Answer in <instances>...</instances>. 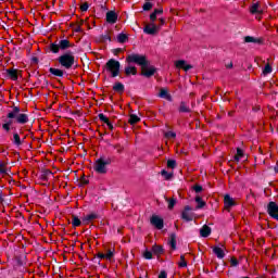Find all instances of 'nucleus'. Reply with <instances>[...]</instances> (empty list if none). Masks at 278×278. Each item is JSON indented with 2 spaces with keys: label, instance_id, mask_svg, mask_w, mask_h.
<instances>
[{
  "label": "nucleus",
  "instance_id": "nucleus-5",
  "mask_svg": "<svg viewBox=\"0 0 278 278\" xmlns=\"http://www.w3.org/2000/svg\"><path fill=\"white\" fill-rule=\"evenodd\" d=\"M73 47L68 39L56 40L55 42L50 43L49 49L51 53H60V51H66Z\"/></svg>",
  "mask_w": 278,
  "mask_h": 278
},
{
  "label": "nucleus",
  "instance_id": "nucleus-34",
  "mask_svg": "<svg viewBox=\"0 0 278 278\" xmlns=\"http://www.w3.org/2000/svg\"><path fill=\"white\" fill-rule=\"evenodd\" d=\"M49 175H53V173L50 169H43L40 176L41 181H48Z\"/></svg>",
  "mask_w": 278,
  "mask_h": 278
},
{
  "label": "nucleus",
  "instance_id": "nucleus-47",
  "mask_svg": "<svg viewBox=\"0 0 278 278\" xmlns=\"http://www.w3.org/2000/svg\"><path fill=\"white\" fill-rule=\"evenodd\" d=\"M88 8H90V4H88V2H84L81 5H80V10L83 12H88Z\"/></svg>",
  "mask_w": 278,
  "mask_h": 278
},
{
  "label": "nucleus",
  "instance_id": "nucleus-3",
  "mask_svg": "<svg viewBox=\"0 0 278 278\" xmlns=\"http://www.w3.org/2000/svg\"><path fill=\"white\" fill-rule=\"evenodd\" d=\"M110 164H112V157L100 156L93 165V170H96V173H99V175H105V173H108L106 166H110Z\"/></svg>",
  "mask_w": 278,
  "mask_h": 278
},
{
  "label": "nucleus",
  "instance_id": "nucleus-16",
  "mask_svg": "<svg viewBox=\"0 0 278 278\" xmlns=\"http://www.w3.org/2000/svg\"><path fill=\"white\" fill-rule=\"evenodd\" d=\"M116 21H118V14H116V11L106 12V23L114 25V23H116Z\"/></svg>",
  "mask_w": 278,
  "mask_h": 278
},
{
  "label": "nucleus",
  "instance_id": "nucleus-64",
  "mask_svg": "<svg viewBox=\"0 0 278 278\" xmlns=\"http://www.w3.org/2000/svg\"><path fill=\"white\" fill-rule=\"evenodd\" d=\"M12 123H13V121H12V118H10L7 123H4V124H7V125H9V127H11L12 126Z\"/></svg>",
  "mask_w": 278,
  "mask_h": 278
},
{
  "label": "nucleus",
  "instance_id": "nucleus-33",
  "mask_svg": "<svg viewBox=\"0 0 278 278\" xmlns=\"http://www.w3.org/2000/svg\"><path fill=\"white\" fill-rule=\"evenodd\" d=\"M164 199H165L166 203H168V206H167L168 210H173L175 207V205H177V199H175V198L168 199L166 197H164Z\"/></svg>",
  "mask_w": 278,
  "mask_h": 278
},
{
  "label": "nucleus",
  "instance_id": "nucleus-7",
  "mask_svg": "<svg viewBox=\"0 0 278 278\" xmlns=\"http://www.w3.org/2000/svg\"><path fill=\"white\" fill-rule=\"evenodd\" d=\"M267 214L270 216V218H274V220H278V204H277V202L270 201L267 204Z\"/></svg>",
  "mask_w": 278,
  "mask_h": 278
},
{
  "label": "nucleus",
  "instance_id": "nucleus-1",
  "mask_svg": "<svg viewBox=\"0 0 278 278\" xmlns=\"http://www.w3.org/2000/svg\"><path fill=\"white\" fill-rule=\"evenodd\" d=\"M126 62H128V64H137L141 68H148V66L151 65V62L147 59V55L139 53L128 54L126 56Z\"/></svg>",
  "mask_w": 278,
  "mask_h": 278
},
{
  "label": "nucleus",
  "instance_id": "nucleus-45",
  "mask_svg": "<svg viewBox=\"0 0 278 278\" xmlns=\"http://www.w3.org/2000/svg\"><path fill=\"white\" fill-rule=\"evenodd\" d=\"M90 184V180L86 179V175L83 174L80 178V186H88Z\"/></svg>",
  "mask_w": 278,
  "mask_h": 278
},
{
  "label": "nucleus",
  "instance_id": "nucleus-54",
  "mask_svg": "<svg viewBox=\"0 0 278 278\" xmlns=\"http://www.w3.org/2000/svg\"><path fill=\"white\" fill-rule=\"evenodd\" d=\"M159 278H168V274H166V270H162V271L159 274Z\"/></svg>",
  "mask_w": 278,
  "mask_h": 278
},
{
  "label": "nucleus",
  "instance_id": "nucleus-31",
  "mask_svg": "<svg viewBox=\"0 0 278 278\" xmlns=\"http://www.w3.org/2000/svg\"><path fill=\"white\" fill-rule=\"evenodd\" d=\"M195 203H198L197 210H203V207H205L206 205L205 201H203V198H201L200 195L195 197Z\"/></svg>",
  "mask_w": 278,
  "mask_h": 278
},
{
  "label": "nucleus",
  "instance_id": "nucleus-57",
  "mask_svg": "<svg viewBox=\"0 0 278 278\" xmlns=\"http://www.w3.org/2000/svg\"><path fill=\"white\" fill-rule=\"evenodd\" d=\"M160 21V25H157V27H160V29L162 28V25H164V23H166V20H164V17L159 18Z\"/></svg>",
  "mask_w": 278,
  "mask_h": 278
},
{
  "label": "nucleus",
  "instance_id": "nucleus-29",
  "mask_svg": "<svg viewBox=\"0 0 278 278\" xmlns=\"http://www.w3.org/2000/svg\"><path fill=\"white\" fill-rule=\"evenodd\" d=\"M251 14H262V10H260V2L253 3L250 8Z\"/></svg>",
  "mask_w": 278,
  "mask_h": 278
},
{
  "label": "nucleus",
  "instance_id": "nucleus-58",
  "mask_svg": "<svg viewBox=\"0 0 278 278\" xmlns=\"http://www.w3.org/2000/svg\"><path fill=\"white\" fill-rule=\"evenodd\" d=\"M74 31H75L76 34H81V26H80V25L76 26V27L74 28Z\"/></svg>",
  "mask_w": 278,
  "mask_h": 278
},
{
  "label": "nucleus",
  "instance_id": "nucleus-26",
  "mask_svg": "<svg viewBox=\"0 0 278 278\" xmlns=\"http://www.w3.org/2000/svg\"><path fill=\"white\" fill-rule=\"evenodd\" d=\"M152 253L157 256L162 255L164 253V247L154 244L152 247Z\"/></svg>",
  "mask_w": 278,
  "mask_h": 278
},
{
  "label": "nucleus",
  "instance_id": "nucleus-51",
  "mask_svg": "<svg viewBox=\"0 0 278 278\" xmlns=\"http://www.w3.org/2000/svg\"><path fill=\"white\" fill-rule=\"evenodd\" d=\"M101 38H102V40H104V41H105V40H109V42H112V37H110L109 34L102 35Z\"/></svg>",
  "mask_w": 278,
  "mask_h": 278
},
{
  "label": "nucleus",
  "instance_id": "nucleus-24",
  "mask_svg": "<svg viewBox=\"0 0 278 278\" xmlns=\"http://www.w3.org/2000/svg\"><path fill=\"white\" fill-rule=\"evenodd\" d=\"M125 75L126 77H129V75H138V68H136V66H126Z\"/></svg>",
  "mask_w": 278,
  "mask_h": 278
},
{
  "label": "nucleus",
  "instance_id": "nucleus-49",
  "mask_svg": "<svg viewBox=\"0 0 278 278\" xmlns=\"http://www.w3.org/2000/svg\"><path fill=\"white\" fill-rule=\"evenodd\" d=\"M230 264H231L232 267H236V266H238V264H240V262H238L236 257H231L230 258Z\"/></svg>",
  "mask_w": 278,
  "mask_h": 278
},
{
  "label": "nucleus",
  "instance_id": "nucleus-17",
  "mask_svg": "<svg viewBox=\"0 0 278 278\" xmlns=\"http://www.w3.org/2000/svg\"><path fill=\"white\" fill-rule=\"evenodd\" d=\"M98 117H99V119L101 121V123H104V124L109 127V129H110L111 131L114 130V125L112 124V122H110V118H108V116H105V114L100 113V114L98 115Z\"/></svg>",
  "mask_w": 278,
  "mask_h": 278
},
{
  "label": "nucleus",
  "instance_id": "nucleus-60",
  "mask_svg": "<svg viewBox=\"0 0 278 278\" xmlns=\"http://www.w3.org/2000/svg\"><path fill=\"white\" fill-rule=\"evenodd\" d=\"M2 129H4V131L8 132V131H10V126L4 123V124L2 125Z\"/></svg>",
  "mask_w": 278,
  "mask_h": 278
},
{
  "label": "nucleus",
  "instance_id": "nucleus-42",
  "mask_svg": "<svg viewBox=\"0 0 278 278\" xmlns=\"http://www.w3.org/2000/svg\"><path fill=\"white\" fill-rule=\"evenodd\" d=\"M143 257H144V260H153V252L146 250L143 252Z\"/></svg>",
  "mask_w": 278,
  "mask_h": 278
},
{
  "label": "nucleus",
  "instance_id": "nucleus-13",
  "mask_svg": "<svg viewBox=\"0 0 278 278\" xmlns=\"http://www.w3.org/2000/svg\"><path fill=\"white\" fill-rule=\"evenodd\" d=\"M190 212H192V207H190V205H186L181 213V218L182 220H186V223H192L193 220L192 215H190Z\"/></svg>",
  "mask_w": 278,
  "mask_h": 278
},
{
  "label": "nucleus",
  "instance_id": "nucleus-32",
  "mask_svg": "<svg viewBox=\"0 0 278 278\" xmlns=\"http://www.w3.org/2000/svg\"><path fill=\"white\" fill-rule=\"evenodd\" d=\"M244 157V150L237 148V154L233 156L235 162H240Z\"/></svg>",
  "mask_w": 278,
  "mask_h": 278
},
{
  "label": "nucleus",
  "instance_id": "nucleus-36",
  "mask_svg": "<svg viewBox=\"0 0 278 278\" xmlns=\"http://www.w3.org/2000/svg\"><path fill=\"white\" fill-rule=\"evenodd\" d=\"M13 144H15V147H21V144H23V141L21 140V136L18 135V132L13 134Z\"/></svg>",
  "mask_w": 278,
  "mask_h": 278
},
{
  "label": "nucleus",
  "instance_id": "nucleus-56",
  "mask_svg": "<svg viewBox=\"0 0 278 278\" xmlns=\"http://www.w3.org/2000/svg\"><path fill=\"white\" fill-rule=\"evenodd\" d=\"M97 257H99V260H106L105 254H104V253H101V252H99V253L97 254Z\"/></svg>",
  "mask_w": 278,
  "mask_h": 278
},
{
  "label": "nucleus",
  "instance_id": "nucleus-8",
  "mask_svg": "<svg viewBox=\"0 0 278 278\" xmlns=\"http://www.w3.org/2000/svg\"><path fill=\"white\" fill-rule=\"evenodd\" d=\"M157 31H160V26L155 23L147 24L143 27V34H148V36H156Z\"/></svg>",
  "mask_w": 278,
  "mask_h": 278
},
{
  "label": "nucleus",
  "instance_id": "nucleus-52",
  "mask_svg": "<svg viewBox=\"0 0 278 278\" xmlns=\"http://www.w3.org/2000/svg\"><path fill=\"white\" fill-rule=\"evenodd\" d=\"M113 148L116 149L117 153H123V146L116 144V146H113Z\"/></svg>",
  "mask_w": 278,
  "mask_h": 278
},
{
  "label": "nucleus",
  "instance_id": "nucleus-22",
  "mask_svg": "<svg viewBox=\"0 0 278 278\" xmlns=\"http://www.w3.org/2000/svg\"><path fill=\"white\" fill-rule=\"evenodd\" d=\"M213 253L216 254L218 260H223L225 257V251L219 247H213Z\"/></svg>",
  "mask_w": 278,
  "mask_h": 278
},
{
  "label": "nucleus",
  "instance_id": "nucleus-12",
  "mask_svg": "<svg viewBox=\"0 0 278 278\" xmlns=\"http://www.w3.org/2000/svg\"><path fill=\"white\" fill-rule=\"evenodd\" d=\"M3 75L4 77H9V79H12V81H18V70L16 68L4 70Z\"/></svg>",
  "mask_w": 278,
  "mask_h": 278
},
{
  "label": "nucleus",
  "instance_id": "nucleus-59",
  "mask_svg": "<svg viewBox=\"0 0 278 278\" xmlns=\"http://www.w3.org/2000/svg\"><path fill=\"white\" fill-rule=\"evenodd\" d=\"M1 175H8V169L5 167H0Z\"/></svg>",
  "mask_w": 278,
  "mask_h": 278
},
{
  "label": "nucleus",
  "instance_id": "nucleus-28",
  "mask_svg": "<svg viewBox=\"0 0 278 278\" xmlns=\"http://www.w3.org/2000/svg\"><path fill=\"white\" fill-rule=\"evenodd\" d=\"M127 40H129V36L127 34L119 33L117 35V42H119V45H125V42H127Z\"/></svg>",
  "mask_w": 278,
  "mask_h": 278
},
{
  "label": "nucleus",
  "instance_id": "nucleus-63",
  "mask_svg": "<svg viewBox=\"0 0 278 278\" xmlns=\"http://www.w3.org/2000/svg\"><path fill=\"white\" fill-rule=\"evenodd\" d=\"M253 112H260L261 108L260 106H253Z\"/></svg>",
  "mask_w": 278,
  "mask_h": 278
},
{
  "label": "nucleus",
  "instance_id": "nucleus-21",
  "mask_svg": "<svg viewBox=\"0 0 278 278\" xmlns=\"http://www.w3.org/2000/svg\"><path fill=\"white\" fill-rule=\"evenodd\" d=\"M178 112L180 114H190V112H192V110H190V106L188 105V103H186V101H181L180 105L178 108Z\"/></svg>",
  "mask_w": 278,
  "mask_h": 278
},
{
  "label": "nucleus",
  "instance_id": "nucleus-44",
  "mask_svg": "<svg viewBox=\"0 0 278 278\" xmlns=\"http://www.w3.org/2000/svg\"><path fill=\"white\" fill-rule=\"evenodd\" d=\"M193 190H194V192H195L197 194H199V193L203 192V186H201V185H194V186H193Z\"/></svg>",
  "mask_w": 278,
  "mask_h": 278
},
{
  "label": "nucleus",
  "instance_id": "nucleus-62",
  "mask_svg": "<svg viewBox=\"0 0 278 278\" xmlns=\"http://www.w3.org/2000/svg\"><path fill=\"white\" fill-rule=\"evenodd\" d=\"M3 201H4V199H3V191L0 190V205H1V203H3Z\"/></svg>",
  "mask_w": 278,
  "mask_h": 278
},
{
  "label": "nucleus",
  "instance_id": "nucleus-18",
  "mask_svg": "<svg viewBox=\"0 0 278 278\" xmlns=\"http://www.w3.org/2000/svg\"><path fill=\"white\" fill-rule=\"evenodd\" d=\"M99 218V215L97 213H90L88 215H85L83 217V225H89L90 223H92V220Z\"/></svg>",
  "mask_w": 278,
  "mask_h": 278
},
{
  "label": "nucleus",
  "instance_id": "nucleus-41",
  "mask_svg": "<svg viewBox=\"0 0 278 278\" xmlns=\"http://www.w3.org/2000/svg\"><path fill=\"white\" fill-rule=\"evenodd\" d=\"M269 73H273V66L270 64H266L264 70H263V75H269Z\"/></svg>",
  "mask_w": 278,
  "mask_h": 278
},
{
  "label": "nucleus",
  "instance_id": "nucleus-40",
  "mask_svg": "<svg viewBox=\"0 0 278 278\" xmlns=\"http://www.w3.org/2000/svg\"><path fill=\"white\" fill-rule=\"evenodd\" d=\"M179 268H186L188 267V262H186V256L180 255V262L178 263Z\"/></svg>",
  "mask_w": 278,
  "mask_h": 278
},
{
  "label": "nucleus",
  "instance_id": "nucleus-25",
  "mask_svg": "<svg viewBox=\"0 0 278 278\" xmlns=\"http://www.w3.org/2000/svg\"><path fill=\"white\" fill-rule=\"evenodd\" d=\"M159 97H161V99H166L167 101H173V96H170L166 89H161Z\"/></svg>",
  "mask_w": 278,
  "mask_h": 278
},
{
  "label": "nucleus",
  "instance_id": "nucleus-35",
  "mask_svg": "<svg viewBox=\"0 0 278 278\" xmlns=\"http://www.w3.org/2000/svg\"><path fill=\"white\" fill-rule=\"evenodd\" d=\"M81 219H79V217L77 215H72V226L75 227H80L81 225Z\"/></svg>",
  "mask_w": 278,
  "mask_h": 278
},
{
  "label": "nucleus",
  "instance_id": "nucleus-6",
  "mask_svg": "<svg viewBox=\"0 0 278 278\" xmlns=\"http://www.w3.org/2000/svg\"><path fill=\"white\" fill-rule=\"evenodd\" d=\"M104 68L111 73L112 77H118L121 74V62H118L115 59H110L105 65Z\"/></svg>",
  "mask_w": 278,
  "mask_h": 278
},
{
  "label": "nucleus",
  "instance_id": "nucleus-23",
  "mask_svg": "<svg viewBox=\"0 0 278 278\" xmlns=\"http://www.w3.org/2000/svg\"><path fill=\"white\" fill-rule=\"evenodd\" d=\"M49 73H51L54 77H64V71L55 67H50Z\"/></svg>",
  "mask_w": 278,
  "mask_h": 278
},
{
  "label": "nucleus",
  "instance_id": "nucleus-14",
  "mask_svg": "<svg viewBox=\"0 0 278 278\" xmlns=\"http://www.w3.org/2000/svg\"><path fill=\"white\" fill-rule=\"evenodd\" d=\"M175 66H176V68H181L186 73H188V71H191V68H192V65L187 64L185 60L176 61Z\"/></svg>",
  "mask_w": 278,
  "mask_h": 278
},
{
  "label": "nucleus",
  "instance_id": "nucleus-37",
  "mask_svg": "<svg viewBox=\"0 0 278 278\" xmlns=\"http://www.w3.org/2000/svg\"><path fill=\"white\" fill-rule=\"evenodd\" d=\"M129 125H136L140 123V117L136 114H130L129 119H128Z\"/></svg>",
  "mask_w": 278,
  "mask_h": 278
},
{
  "label": "nucleus",
  "instance_id": "nucleus-46",
  "mask_svg": "<svg viewBox=\"0 0 278 278\" xmlns=\"http://www.w3.org/2000/svg\"><path fill=\"white\" fill-rule=\"evenodd\" d=\"M165 138H177V134L174 131H167L165 132Z\"/></svg>",
  "mask_w": 278,
  "mask_h": 278
},
{
  "label": "nucleus",
  "instance_id": "nucleus-10",
  "mask_svg": "<svg viewBox=\"0 0 278 278\" xmlns=\"http://www.w3.org/2000/svg\"><path fill=\"white\" fill-rule=\"evenodd\" d=\"M155 73H157V68H155V66H147L141 68V76L142 77H147V79H150V77H153V75H155Z\"/></svg>",
  "mask_w": 278,
  "mask_h": 278
},
{
  "label": "nucleus",
  "instance_id": "nucleus-61",
  "mask_svg": "<svg viewBox=\"0 0 278 278\" xmlns=\"http://www.w3.org/2000/svg\"><path fill=\"white\" fill-rule=\"evenodd\" d=\"M31 62H33V64H38V62H39L38 56H33Z\"/></svg>",
  "mask_w": 278,
  "mask_h": 278
},
{
  "label": "nucleus",
  "instance_id": "nucleus-2",
  "mask_svg": "<svg viewBox=\"0 0 278 278\" xmlns=\"http://www.w3.org/2000/svg\"><path fill=\"white\" fill-rule=\"evenodd\" d=\"M7 118H15L18 125H25L29 123V115L21 113V108L16 105H14L13 110L8 113Z\"/></svg>",
  "mask_w": 278,
  "mask_h": 278
},
{
  "label": "nucleus",
  "instance_id": "nucleus-30",
  "mask_svg": "<svg viewBox=\"0 0 278 278\" xmlns=\"http://www.w3.org/2000/svg\"><path fill=\"white\" fill-rule=\"evenodd\" d=\"M244 42H254V45H262V39L251 37V36H245L244 37Z\"/></svg>",
  "mask_w": 278,
  "mask_h": 278
},
{
  "label": "nucleus",
  "instance_id": "nucleus-11",
  "mask_svg": "<svg viewBox=\"0 0 278 278\" xmlns=\"http://www.w3.org/2000/svg\"><path fill=\"white\" fill-rule=\"evenodd\" d=\"M26 260H27V256L25 255H18L15 257V266L18 268L21 273H25V267L23 266L27 264Z\"/></svg>",
  "mask_w": 278,
  "mask_h": 278
},
{
  "label": "nucleus",
  "instance_id": "nucleus-43",
  "mask_svg": "<svg viewBox=\"0 0 278 278\" xmlns=\"http://www.w3.org/2000/svg\"><path fill=\"white\" fill-rule=\"evenodd\" d=\"M167 168H177V161L168 160L167 161Z\"/></svg>",
  "mask_w": 278,
  "mask_h": 278
},
{
  "label": "nucleus",
  "instance_id": "nucleus-38",
  "mask_svg": "<svg viewBox=\"0 0 278 278\" xmlns=\"http://www.w3.org/2000/svg\"><path fill=\"white\" fill-rule=\"evenodd\" d=\"M161 175L166 181H170L173 179V173H168L166 169H163Z\"/></svg>",
  "mask_w": 278,
  "mask_h": 278
},
{
  "label": "nucleus",
  "instance_id": "nucleus-55",
  "mask_svg": "<svg viewBox=\"0 0 278 278\" xmlns=\"http://www.w3.org/2000/svg\"><path fill=\"white\" fill-rule=\"evenodd\" d=\"M114 55H118V53H123V48H116L113 50Z\"/></svg>",
  "mask_w": 278,
  "mask_h": 278
},
{
  "label": "nucleus",
  "instance_id": "nucleus-19",
  "mask_svg": "<svg viewBox=\"0 0 278 278\" xmlns=\"http://www.w3.org/2000/svg\"><path fill=\"white\" fill-rule=\"evenodd\" d=\"M200 236L201 238H210V236H212V228L207 225H203L200 229Z\"/></svg>",
  "mask_w": 278,
  "mask_h": 278
},
{
  "label": "nucleus",
  "instance_id": "nucleus-48",
  "mask_svg": "<svg viewBox=\"0 0 278 278\" xmlns=\"http://www.w3.org/2000/svg\"><path fill=\"white\" fill-rule=\"evenodd\" d=\"M106 260H112L114 257V251L108 250V253L105 254Z\"/></svg>",
  "mask_w": 278,
  "mask_h": 278
},
{
  "label": "nucleus",
  "instance_id": "nucleus-27",
  "mask_svg": "<svg viewBox=\"0 0 278 278\" xmlns=\"http://www.w3.org/2000/svg\"><path fill=\"white\" fill-rule=\"evenodd\" d=\"M113 90L115 92H118L119 94H123V92H125V85H123V83H115L113 86Z\"/></svg>",
  "mask_w": 278,
  "mask_h": 278
},
{
  "label": "nucleus",
  "instance_id": "nucleus-15",
  "mask_svg": "<svg viewBox=\"0 0 278 278\" xmlns=\"http://www.w3.org/2000/svg\"><path fill=\"white\" fill-rule=\"evenodd\" d=\"M224 205L225 210H231V207L236 205V201H233V198H231V195L226 194L224 197Z\"/></svg>",
  "mask_w": 278,
  "mask_h": 278
},
{
  "label": "nucleus",
  "instance_id": "nucleus-39",
  "mask_svg": "<svg viewBox=\"0 0 278 278\" xmlns=\"http://www.w3.org/2000/svg\"><path fill=\"white\" fill-rule=\"evenodd\" d=\"M142 10H143V12H149V11L153 10V3H151L150 1L144 2Z\"/></svg>",
  "mask_w": 278,
  "mask_h": 278
},
{
  "label": "nucleus",
  "instance_id": "nucleus-4",
  "mask_svg": "<svg viewBox=\"0 0 278 278\" xmlns=\"http://www.w3.org/2000/svg\"><path fill=\"white\" fill-rule=\"evenodd\" d=\"M59 64L70 71L72 66H75V54L72 51L65 52L58 58Z\"/></svg>",
  "mask_w": 278,
  "mask_h": 278
},
{
  "label": "nucleus",
  "instance_id": "nucleus-20",
  "mask_svg": "<svg viewBox=\"0 0 278 278\" xmlns=\"http://www.w3.org/2000/svg\"><path fill=\"white\" fill-rule=\"evenodd\" d=\"M168 244L172 251H177V233L175 232L170 233Z\"/></svg>",
  "mask_w": 278,
  "mask_h": 278
},
{
  "label": "nucleus",
  "instance_id": "nucleus-50",
  "mask_svg": "<svg viewBox=\"0 0 278 278\" xmlns=\"http://www.w3.org/2000/svg\"><path fill=\"white\" fill-rule=\"evenodd\" d=\"M150 21H151V23H155V21H157V15L152 12V13L150 14Z\"/></svg>",
  "mask_w": 278,
  "mask_h": 278
},
{
  "label": "nucleus",
  "instance_id": "nucleus-53",
  "mask_svg": "<svg viewBox=\"0 0 278 278\" xmlns=\"http://www.w3.org/2000/svg\"><path fill=\"white\" fill-rule=\"evenodd\" d=\"M153 13L157 16L160 14H164V9H154Z\"/></svg>",
  "mask_w": 278,
  "mask_h": 278
},
{
  "label": "nucleus",
  "instance_id": "nucleus-9",
  "mask_svg": "<svg viewBox=\"0 0 278 278\" xmlns=\"http://www.w3.org/2000/svg\"><path fill=\"white\" fill-rule=\"evenodd\" d=\"M150 223L153 225V227H155V229H164V219L157 215H152Z\"/></svg>",
  "mask_w": 278,
  "mask_h": 278
}]
</instances>
